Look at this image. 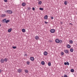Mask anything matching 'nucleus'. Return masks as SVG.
<instances>
[{"instance_id": "obj_1", "label": "nucleus", "mask_w": 77, "mask_h": 77, "mask_svg": "<svg viewBox=\"0 0 77 77\" xmlns=\"http://www.w3.org/2000/svg\"><path fill=\"white\" fill-rule=\"evenodd\" d=\"M5 12L8 13L9 14H12V11L9 10H7L5 11Z\"/></svg>"}, {"instance_id": "obj_2", "label": "nucleus", "mask_w": 77, "mask_h": 77, "mask_svg": "<svg viewBox=\"0 0 77 77\" xmlns=\"http://www.w3.org/2000/svg\"><path fill=\"white\" fill-rule=\"evenodd\" d=\"M55 29H52L50 30L51 33H53L55 32Z\"/></svg>"}, {"instance_id": "obj_3", "label": "nucleus", "mask_w": 77, "mask_h": 77, "mask_svg": "<svg viewBox=\"0 0 77 77\" xmlns=\"http://www.w3.org/2000/svg\"><path fill=\"white\" fill-rule=\"evenodd\" d=\"M60 42V40L58 39H57L55 40V42L56 43H59Z\"/></svg>"}, {"instance_id": "obj_4", "label": "nucleus", "mask_w": 77, "mask_h": 77, "mask_svg": "<svg viewBox=\"0 0 77 77\" xmlns=\"http://www.w3.org/2000/svg\"><path fill=\"white\" fill-rule=\"evenodd\" d=\"M43 54L44 55H45V56H47V54H48V53L47 52L45 51V52H44Z\"/></svg>"}, {"instance_id": "obj_5", "label": "nucleus", "mask_w": 77, "mask_h": 77, "mask_svg": "<svg viewBox=\"0 0 77 77\" xmlns=\"http://www.w3.org/2000/svg\"><path fill=\"white\" fill-rule=\"evenodd\" d=\"M26 5V4L25 2H23L22 4V6H25Z\"/></svg>"}, {"instance_id": "obj_6", "label": "nucleus", "mask_w": 77, "mask_h": 77, "mask_svg": "<svg viewBox=\"0 0 77 77\" xmlns=\"http://www.w3.org/2000/svg\"><path fill=\"white\" fill-rule=\"evenodd\" d=\"M1 63H3L4 62H5V60H4V59H1Z\"/></svg>"}, {"instance_id": "obj_7", "label": "nucleus", "mask_w": 77, "mask_h": 77, "mask_svg": "<svg viewBox=\"0 0 77 77\" xmlns=\"http://www.w3.org/2000/svg\"><path fill=\"white\" fill-rule=\"evenodd\" d=\"M34 57H31L30 58V60H32V61H33V60H34Z\"/></svg>"}, {"instance_id": "obj_8", "label": "nucleus", "mask_w": 77, "mask_h": 77, "mask_svg": "<svg viewBox=\"0 0 77 77\" xmlns=\"http://www.w3.org/2000/svg\"><path fill=\"white\" fill-rule=\"evenodd\" d=\"M67 47L68 48H71V46L70 45L68 44L67 45Z\"/></svg>"}, {"instance_id": "obj_9", "label": "nucleus", "mask_w": 77, "mask_h": 77, "mask_svg": "<svg viewBox=\"0 0 77 77\" xmlns=\"http://www.w3.org/2000/svg\"><path fill=\"white\" fill-rule=\"evenodd\" d=\"M64 51L65 53H66V54H67V53H68V50H64Z\"/></svg>"}, {"instance_id": "obj_10", "label": "nucleus", "mask_w": 77, "mask_h": 77, "mask_svg": "<svg viewBox=\"0 0 77 77\" xmlns=\"http://www.w3.org/2000/svg\"><path fill=\"white\" fill-rule=\"evenodd\" d=\"M1 17H2L3 18H4V17H6V15L5 14H2L1 15Z\"/></svg>"}, {"instance_id": "obj_11", "label": "nucleus", "mask_w": 77, "mask_h": 77, "mask_svg": "<svg viewBox=\"0 0 77 77\" xmlns=\"http://www.w3.org/2000/svg\"><path fill=\"white\" fill-rule=\"evenodd\" d=\"M17 71L18 72H19V73H20V72H21L22 71V70L21 69H19L18 70H17Z\"/></svg>"}, {"instance_id": "obj_12", "label": "nucleus", "mask_w": 77, "mask_h": 77, "mask_svg": "<svg viewBox=\"0 0 77 77\" xmlns=\"http://www.w3.org/2000/svg\"><path fill=\"white\" fill-rule=\"evenodd\" d=\"M41 63L42 65H45V62H44V61H42L41 62Z\"/></svg>"}, {"instance_id": "obj_13", "label": "nucleus", "mask_w": 77, "mask_h": 77, "mask_svg": "<svg viewBox=\"0 0 77 77\" xmlns=\"http://www.w3.org/2000/svg\"><path fill=\"white\" fill-rule=\"evenodd\" d=\"M12 28H10L8 30V32H11V31H12Z\"/></svg>"}, {"instance_id": "obj_14", "label": "nucleus", "mask_w": 77, "mask_h": 77, "mask_svg": "<svg viewBox=\"0 0 77 77\" xmlns=\"http://www.w3.org/2000/svg\"><path fill=\"white\" fill-rule=\"evenodd\" d=\"M35 39H36V40H38V39H39V37L38 36H36L35 37Z\"/></svg>"}, {"instance_id": "obj_15", "label": "nucleus", "mask_w": 77, "mask_h": 77, "mask_svg": "<svg viewBox=\"0 0 77 77\" xmlns=\"http://www.w3.org/2000/svg\"><path fill=\"white\" fill-rule=\"evenodd\" d=\"M44 19L46 20V19H47V18H48V16L47 15H46L44 17Z\"/></svg>"}, {"instance_id": "obj_16", "label": "nucleus", "mask_w": 77, "mask_h": 77, "mask_svg": "<svg viewBox=\"0 0 77 77\" xmlns=\"http://www.w3.org/2000/svg\"><path fill=\"white\" fill-rule=\"evenodd\" d=\"M70 51L71 52H73V51H74V49H73L71 48L70 49Z\"/></svg>"}, {"instance_id": "obj_17", "label": "nucleus", "mask_w": 77, "mask_h": 77, "mask_svg": "<svg viewBox=\"0 0 77 77\" xmlns=\"http://www.w3.org/2000/svg\"><path fill=\"white\" fill-rule=\"evenodd\" d=\"M25 72L26 73H28L29 72V71H28V70L26 69L25 70Z\"/></svg>"}, {"instance_id": "obj_18", "label": "nucleus", "mask_w": 77, "mask_h": 77, "mask_svg": "<svg viewBox=\"0 0 77 77\" xmlns=\"http://www.w3.org/2000/svg\"><path fill=\"white\" fill-rule=\"evenodd\" d=\"M6 21V19H5L3 20V23H5Z\"/></svg>"}, {"instance_id": "obj_19", "label": "nucleus", "mask_w": 77, "mask_h": 77, "mask_svg": "<svg viewBox=\"0 0 77 77\" xmlns=\"http://www.w3.org/2000/svg\"><path fill=\"white\" fill-rule=\"evenodd\" d=\"M27 10L29 11H30L31 10V8H30V7H28L27 8Z\"/></svg>"}, {"instance_id": "obj_20", "label": "nucleus", "mask_w": 77, "mask_h": 77, "mask_svg": "<svg viewBox=\"0 0 77 77\" xmlns=\"http://www.w3.org/2000/svg\"><path fill=\"white\" fill-rule=\"evenodd\" d=\"M38 4L39 5H41L42 4V1H40L38 2Z\"/></svg>"}, {"instance_id": "obj_21", "label": "nucleus", "mask_w": 77, "mask_h": 77, "mask_svg": "<svg viewBox=\"0 0 77 77\" xmlns=\"http://www.w3.org/2000/svg\"><path fill=\"white\" fill-rule=\"evenodd\" d=\"M22 31L23 32H26V29H22Z\"/></svg>"}, {"instance_id": "obj_22", "label": "nucleus", "mask_w": 77, "mask_h": 77, "mask_svg": "<svg viewBox=\"0 0 77 77\" xmlns=\"http://www.w3.org/2000/svg\"><path fill=\"white\" fill-rule=\"evenodd\" d=\"M9 21H10L9 20H7L5 21V23H8V22H9Z\"/></svg>"}, {"instance_id": "obj_23", "label": "nucleus", "mask_w": 77, "mask_h": 77, "mask_svg": "<svg viewBox=\"0 0 77 77\" xmlns=\"http://www.w3.org/2000/svg\"><path fill=\"white\" fill-rule=\"evenodd\" d=\"M69 42L71 44H72V43H73V41H72V40H70L69 41Z\"/></svg>"}, {"instance_id": "obj_24", "label": "nucleus", "mask_w": 77, "mask_h": 77, "mask_svg": "<svg viewBox=\"0 0 77 77\" xmlns=\"http://www.w3.org/2000/svg\"><path fill=\"white\" fill-rule=\"evenodd\" d=\"M4 61L5 62H7L8 61V59L6 58H5L4 59Z\"/></svg>"}, {"instance_id": "obj_25", "label": "nucleus", "mask_w": 77, "mask_h": 77, "mask_svg": "<svg viewBox=\"0 0 77 77\" xmlns=\"http://www.w3.org/2000/svg\"><path fill=\"white\" fill-rule=\"evenodd\" d=\"M26 64L28 65H30V62H29V61H27L26 62Z\"/></svg>"}, {"instance_id": "obj_26", "label": "nucleus", "mask_w": 77, "mask_h": 77, "mask_svg": "<svg viewBox=\"0 0 77 77\" xmlns=\"http://www.w3.org/2000/svg\"><path fill=\"white\" fill-rule=\"evenodd\" d=\"M39 10H40L41 11H43L44 10V8H39Z\"/></svg>"}, {"instance_id": "obj_27", "label": "nucleus", "mask_w": 77, "mask_h": 77, "mask_svg": "<svg viewBox=\"0 0 77 77\" xmlns=\"http://www.w3.org/2000/svg\"><path fill=\"white\" fill-rule=\"evenodd\" d=\"M71 71L72 72H73L74 71V70L73 69H72L71 70Z\"/></svg>"}, {"instance_id": "obj_28", "label": "nucleus", "mask_w": 77, "mask_h": 77, "mask_svg": "<svg viewBox=\"0 0 77 77\" xmlns=\"http://www.w3.org/2000/svg\"><path fill=\"white\" fill-rule=\"evenodd\" d=\"M67 2L66 1L64 2V3L65 5H67V3H66Z\"/></svg>"}, {"instance_id": "obj_29", "label": "nucleus", "mask_w": 77, "mask_h": 77, "mask_svg": "<svg viewBox=\"0 0 77 77\" xmlns=\"http://www.w3.org/2000/svg\"><path fill=\"white\" fill-rule=\"evenodd\" d=\"M48 66H51V63L50 62H49L48 63Z\"/></svg>"}, {"instance_id": "obj_30", "label": "nucleus", "mask_w": 77, "mask_h": 77, "mask_svg": "<svg viewBox=\"0 0 77 77\" xmlns=\"http://www.w3.org/2000/svg\"><path fill=\"white\" fill-rule=\"evenodd\" d=\"M61 55H62V56H63V54H64V53H63V52H61Z\"/></svg>"}, {"instance_id": "obj_31", "label": "nucleus", "mask_w": 77, "mask_h": 77, "mask_svg": "<svg viewBox=\"0 0 77 77\" xmlns=\"http://www.w3.org/2000/svg\"><path fill=\"white\" fill-rule=\"evenodd\" d=\"M12 48H14V49H15V48H17V47H16V46H13L12 47Z\"/></svg>"}, {"instance_id": "obj_32", "label": "nucleus", "mask_w": 77, "mask_h": 77, "mask_svg": "<svg viewBox=\"0 0 77 77\" xmlns=\"http://www.w3.org/2000/svg\"><path fill=\"white\" fill-rule=\"evenodd\" d=\"M64 77H68V76H67V75H64Z\"/></svg>"}, {"instance_id": "obj_33", "label": "nucleus", "mask_w": 77, "mask_h": 77, "mask_svg": "<svg viewBox=\"0 0 77 77\" xmlns=\"http://www.w3.org/2000/svg\"><path fill=\"white\" fill-rule=\"evenodd\" d=\"M59 42H60V43H62V40H60Z\"/></svg>"}, {"instance_id": "obj_34", "label": "nucleus", "mask_w": 77, "mask_h": 77, "mask_svg": "<svg viewBox=\"0 0 77 77\" xmlns=\"http://www.w3.org/2000/svg\"><path fill=\"white\" fill-rule=\"evenodd\" d=\"M67 65H69V62H67Z\"/></svg>"}, {"instance_id": "obj_35", "label": "nucleus", "mask_w": 77, "mask_h": 77, "mask_svg": "<svg viewBox=\"0 0 77 77\" xmlns=\"http://www.w3.org/2000/svg\"><path fill=\"white\" fill-rule=\"evenodd\" d=\"M64 65H67V63L66 62H64Z\"/></svg>"}, {"instance_id": "obj_36", "label": "nucleus", "mask_w": 77, "mask_h": 77, "mask_svg": "<svg viewBox=\"0 0 77 77\" xmlns=\"http://www.w3.org/2000/svg\"><path fill=\"white\" fill-rule=\"evenodd\" d=\"M4 1L5 2H8L7 0H4Z\"/></svg>"}, {"instance_id": "obj_37", "label": "nucleus", "mask_w": 77, "mask_h": 77, "mask_svg": "<svg viewBox=\"0 0 77 77\" xmlns=\"http://www.w3.org/2000/svg\"><path fill=\"white\" fill-rule=\"evenodd\" d=\"M35 8H32V10H33V11H35Z\"/></svg>"}, {"instance_id": "obj_38", "label": "nucleus", "mask_w": 77, "mask_h": 77, "mask_svg": "<svg viewBox=\"0 0 77 77\" xmlns=\"http://www.w3.org/2000/svg\"><path fill=\"white\" fill-rule=\"evenodd\" d=\"M45 24H47V23H48V22L45 21Z\"/></svg>"}, {"instance_id": "obj_39", "label": "nucleus", "mask_w": 77, "mask_h": 77, "mask_svg": "<svg viewBox=\"0 0 77 77\" xmlns=\"http://www.w3.org/2000/svg\"><path fill=\"white\" fill-rule=\"evenodd\" d=\"M51 19H52V20H53V19H54V17H51Z\"/></svg>"}, {"instance_id": "obj_40", "label": "nucleus", "mask_w": 77, "mask_h": 77, "mask_svg": "<svg viewBox=\"0 0 77 77\" xmlns=\"http://www.w3.org/2000/svg\"><path fill=\"white\" fill-rule=\"evenodd\" d=\"M27 56V54H25V56Z\"/></svg>"}, {"instance_id": "obj_41", "label": "nucleus", "mask_w": 77, "mask_h": 77, "mask_svg": "<svg viewBox=\"0 0 77 77\" xmlns=\"http://www.w3.org/2000/svg\"><path fill=\"white\" fill-rule=\"evenodd\" d=\"M0 72H2V70L0 69Z\"/></svg>"}, {"instance_id": "obj_42", "label": "nucleus", "mask_w": 77, "mask_h": 77, "mask_svg": "<svg viewBox=\"0 0 77 77\" xmlns=\"http://www.w3.org/2000/svg\"><path fill=\"white\" fill-rule=\"evenodd\" d=\"M70 24H71L72 25V24L71 23H70L69 25H70Z\"/></svg>"}, {"instance_id": "obj_43", "label": "nucleus", "mask_w": 77, "mask_h": 77, "mask_svg": "<svg viewBox=\"0 0 77 77\" xmlns=\"http://www.w3.org/2000/svg\"><path fill=\"white\" fill-rule=\"evenodd\" d=\"M1 26V24H0V27Z\"/></svg>"}, {"instance_id": "obj_44", "label": "nucleus", "mask_w": 77, "mask_h": 77, "mask_svg": "<svg viewBox=\"0 0 77 77\" xmlns=\"http://www.w3.org/2000/svg\"><path fill=\"white\" fill-rule=\"evenodd\" d=\"M61 24H62V22H61Z\"/></svg>"}, {"instance_id": "obj_45", "label": "nucleus", "mask_w": 77, "mask_h": 77, "mask_svg": "<svg viewBox=\"0 0 77 77\" xmlns=\"http://www.w3.org/2000/svg\"><path fill=\"white\" fill-rule=\"evenodd\" d=\"M61 77H63V76H62Z\"/></svg>"}, {"instance_id": "obj_46", "label": "nucleus", "mask_w": 77, "mask_h": 77, "mask_svg": "<svg viewBox=\"0 0 77 77\" xmlns=\"http://www.w3.org/2000/svg\"><path fill=\"white\" fill-rule=\"evenodd\" d=\"M38 1H39V0H37Z\"/></svg>"}]
</instances>
